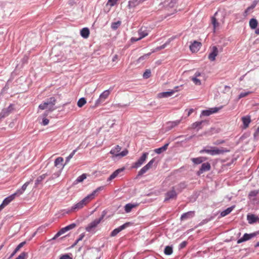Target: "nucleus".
<instances>
[{
	"label": "nucleus",
	"instance_id": "f8f14e48",
	"mask_svg": "<svg viewBox=\"0 0 259 259\" xmlns=\"http://www.w3.org/2000/svg\"><path fill=\"white\" fill-rule=\"evenodd\" d=\"M177 194L174 189V188H172L171 190L168 191L165 194L164 201H167L170 199H175L177 197Z\"/></svg>",
	"mask_w": 259,
	"mask_h": 259
},
{
	"label": "nucleus",
	"instance_id": "58836bf2",
	"mask_svg": "<svg viewBox=\"0 0 259 259\" xmlns=\"http://www.w3.org/2000/svg\"><path fill=\"white\" fill-rule=\"evenodd\" d=\"M172 253V248L171 247L167 246L164 249V253L166 255H170Z\"/></svg>",
	"mask_w": 259,
	"mask_h": 259
},
{
	"label": "nucleus",
	"instance_id": "412c9836",
	"mask_svg": "<svg viewBox=\"0 0 259 259\" xmlns=\"http://www.w3.org/2000/svg\"><path fill=\"white\" fill-rule=\"evenodd\" d=\"M258 219V217H256L254 214H250L247 215V220L250 224H252L255 223Z\"/></svg>",
	"mask_w": 259,
	"mask_h": 259
},
{
	"label": "nucleus",
	"instance_id": "4468645a",
	"mask_svg": "<svg viewBox=\"0 0 259 259\" xmlns=\"http://www.w3.org/2000/svg\"><path fill=\"white\" fill-rule=\"evenodd\" d=\"M129 224H130L129 223H125L124 224L119 226V227L115 229L111 232V233L110 234V236L111 237L115 236L120 231H121L122 230L124 229L125 228H126L127 226H128Z\"/></svg>",
	"mask_w": 259,
	"mask_h": 259
},
{
	"label": "nucleus",
	"instance_id": "7c9ffc66",
	"mask_svg": "<svg viewBox=\"0 0 259 259\" xmlns=\"http://www.w3.org/2000/svg\"><path fill=\"white\" fill-rule=\"evenodd\" d=\"M15 199L14 195H11L10 196L6 198L3 201V202L7 206L9 204L12 200Z\"/></svg>",
	"mask_w": 259,
	"mask_h": 259
},
{
	"label": "nucleus",
	"instance_id": "393cba45",
	"mask_svg": "<svg viewBox=\"0 0 259 259\" xmlns=\"http://www.w3.org/2000/svg\"><path fill=\"white\" fill-rule=\"evenodd\" d=\"M168 145L169 143H166L163 146L159 148L155 149L154 150V152L156 153L159 154L167 150Z\"/></svg>",
	"mask_w": 259,
	"mask_h": 259
},
{
	"label": "nucleus",
	"instance_id": "4c0bfd02",
	"mask_svg": "<svg viewBox=\"0 0 259 259\" xmlns=\"http://www.w3.org/2000/svg\"><path fill=\"white\" fill-rule=\"evenodd\" d=\"M211 23L213 26L214 31H215V28L219 26V23L217 22V20L214 17H211Z\"/></svg>",
	"mask_w": 259,
	"mask_h": 259
},
{
	"label": "nucleus",
	"instance_id": "a19ab883",
	"mask_svg": "<svg viewBox=\"0 0 259 259\" xmlns=\"http://www.w3.org/2000/svg\"><path fill=\"white\" fill-rule=\"evenodd\" d=\"M65 233V227L62 228L52 238V239H55L59 237L62 234Z\"/></svg>",
	"mask_w": 259,
	"mask_h": 259
},
{
	"label": "nucleus",
	"instance_id": "b1692460",
	"mask_svg": "<svg viewBox=\"0 0 259 259\" xmlns=\"http://www.w3.org/2000/svg\"><path fill=\"white\" fill-rule=\"evenodd\" d=\"M138 206V204H132L128 203L124 206V210L126 213H128L131 211L132 209Z\"/></svg>",
	"mask_w": 259,
	"mask_h": 259
},
{
	"label": "nucleus",
	"instance_id": "1a4fd4ad",
	"mask_svg": "<svg viewBox=\"0 0 259 259\" xmlns=\"http://www.w3.org/2000/svg\"><path fill=\"white\" fill-rule=\"evenodd\" d=\"M155 160L154 158L151 159L146 165L143 167L138 172V176H142L149 169L152 168Z\"/></svg>",
	"mask_w": 259,
	"mask_h": 259
},
{
	"label": "nucleus",
	"instance_id": "6e6552de",
	"mask_svg": "<svg viewBox=\"0 0 259 259\" xmlns=\"http://www.w3.org/2000/svg\"><path fill=\"white\" fill-rule=\"evenodd\" d=\"M13 104H10L7 108L3 109L0 113V120L9 116L14 110Z\"/></svg>",
	"mask_w": 259,
	"mask_h": 259
},
{
	"label": "nucleus",
	"instance_id": "f257e3e1",
	"mask_svg": "<svg viewBox=\"0 0 259 259\" xmlns=\"http://www.w3.org/2000/svg\"><path fill=\"white\" fill-rule=\"evenodd\" d=\"M103 188L104 187L102 186L98 187L96 190H95L91 194L88 195L87 196L84 198L78 203H76L75 205L72 206L70 210L66 211V213H70L72 211L78 210L83 208L92 200L95 198L97 192H98L99 191L102 190Z\"/></svg>",
	"mask_w": 259,
	"mask_h": 259
},
{
	"label": "nucleus",
	"instance_id": "6ab92c4d",
	"mask_svg": "<svg viewBox=\"0 0 259 259\" xmlns=\"http://www.w3.org/2000/svg\"><path fill=\"white\" fill-rule=\"evenodd\" d=\"M195 215L194 211H190L187 212L183 213L181 217V221H185L188 219L192 218Z\"/></svg>",
	"mask_w": 259,
	"mask_h": 259
},
{
	"label": "nucleus",
	"instance_id": "e2e57ef3",
	"mask_svg": "<svg viewBox=\"0 0 259 259\" xmlns=\"http://www.w3.org/2000/svg\"><path fill=\"white\" fill-rule=\"evenodd\" d=\"M194 112V109H190L188 112V116H190L191 115V114H192L193 112Z\"/></svg>",
	"mask_w": 259,
	"mask_h": 259
},
{
	"label": "nucleus",
	"instance_id": "9d476101",
	"mask_svg": "<svg viewBox=\"0 0 259 259\" xmlns=\"http://www.w3.org/2000/svg\"><path fill=\"white\" fill-rule=\"evenodd\" d=\"M103 216L98 219H96L91 223H90L88 226L86 227V230L88 232L91 231L93 228H96L97 225L100 223L101 220L103 219Z\"/></svg>",
	"mask_w": 259,
	"mask_h": 259
},
{
	"label": "nucleus",
	"instance_id": "72a5a7b5",
	"mask_svg": "<svg viewBox=\"0 0 259 259\" xmlns=\"http://www.w3.org/2000/svg\"><path fill=\"white\" fill-rule=\"evenodd\" d=\"M87 103V101L84 98H81L79 99L77 102V106L79 107H82Z\"/></svg>",
	"mask_w": 259,
	"mask_h": 259
},
{
	"label": "nucleus",
	"instance_id": "338daca9",
	"mask_svg": "<svg viewBox=\"0 0 259 259\" xmlns=\"http://www.w3.org/2000/svg\"><path fill=\"white\" fill-rule=\"evenodd\" d=\"M66 259H72L68 254H66Z\"/></svg>",
	"mask_w": 259,
	"mask_h": 259
},
{
	"label": "nucleus",
	"instance_id": "69168bd1",
	"mask_svg": "<svg viewBox=\"0 0 259 259\" xmlns=\"http://www.w3.org/2000/svg\"><path fill=\"white\" fill-rule=\"evenodd\" d=\"M117 59V55H115V56H114V57L113 58L112 60H113V61H115Z\"/></svg>",
	"mask_w": 259,
	"mask_h": 259
},
{
	"label": "nucleus",
	"instance_id": "4d7b16f0",
	"mask_svg": "<svg viewBox=\"0 0 259 259\" xmlns=\"http://www.w3.org/2000/svg\"><path fill=\"white\" fill-rule=\"evenodd\" d=\"M52 111H50V110H46L45 112H44V113L42 115V117H46V116H47L49 114H50Z\"/></svg>",
	"mask_w": 259,
	"mask_h": 259
},
{
	"label": "nucleus",
	"instance_id": "c85d7f7f",
	"mask_svg": "<svg viewBox=\"0 0 259 259\" xmlns=\"http://www.w3.org/2000/svg\"><path fill=\"white\" fill-rule=\"evenodd\" d=\"M110 91L109 90H106L104 91L100 96V99L101 100H105L110 95Z\"/></svg>",
	"mask_w": 259,
	"mask_h": 259
},
{
	"label": "nucleus",
	"instance_id": "f704fd0d",
	"mask_svg": "<svg viewBox=\"0 0 259 259\" xmlns=\"http://www.w3.org/2000/svg\"><path fill=\"white\" fill-rule=\"evenodd\" d=\"M180 123V121L179 120L172 121V122H169L167 123L168 127H169V129H171L176 126H177L179 123Z\"/></svg>",
	"mask_w": 259,
	"mask_h": 259
},
{
	"label": "nucleus",
	"instance_id": "864d4df0",
	"mask_svg": "<svg viewBox=\"0 0 259 259\" xmlns=\"http://www.w3.org/2000/svg\"><path fill=\"white\" fill-rule=\"evenodd\" d=\"M254 8V6H252L251 7H249L247 8V9L244 12V16L245 17H246V16H247L248 14V12L249 11L251 10V9H253V8Z\"/></svg>",
	"mask_w": 259,
	"mask_h": 259
},
{
	"label": "nucleus",
	"instance_id": "f3484780",
	"mask_svg": "<svg viewBox=\"0 0 259 259\" xmlns=\"http://www.w3.org/2000/svg\"><path fill=\"white\" fill-rule=\"evenodd\" d=\"M218 49L216 46H213L212 48V51L209 53L208 55V59L213 61L215 59L216 56L218 55Z\"/></svg>",
	"mask_w": 259,
	"mask_h": 259
},
{
	"label": "nucleus",
	"instance_id": "c756f323",
	"mask_svg": "<svg viewBox=\"0 0 259 259\" xmlns=\"http://www.w3.org/2000/svg\"><path fill=\"white\" fill-rule=\"evenodd\" d=\"M235 206H231L230 207H228V208H227L226 210L223 211L221 213V215L222 217H225L228 214H229L230 213H231V212L233 210V209L234 208Z\"/></svg>",
	"mask_w": 259,
	"mask_h": 259
},
{
	"label": "nucleus",
	"instance_id": "5701e85b",
	"mask_svg": "<svg viewBox=\"0 0 259 259\" xmlns=\"http://www.w3.org/2000/svg\"><path fill=\"white\" fill-rule=\"evenodd\" d=\"M80 35L82 37H83L84 38H88L89 36V35H90L89 29L87 27L82 28L80 30Z\"/></svg>",
	"mask_w": 259,
	"mask_h": 259
},
{
	"label": "nucleus",
	"instance_id": "052dcab7",
	"mask_svg": "<svg viewBox=\"0 0 259 259\" xmlns=\"http://www.w3.org/2000/svg\"><path fill=\"white\" fill-rule=\"evenodd\" d=\"M140 39H139V37H138V38L132 37L131 38V41H133V42H135V41H138V40H139Z\"/></svg>",
	"mask_w": 259,
	"mask_h": 259
},
{
	"label": "nucleus",
	"instance_id": "49530a36",
	"mask_svg": "<svg viewBox=\"0 0 259 259\" xmlns=\"http://www.w3.org/2000/svg\"><path fill=\"white\" fill-rule=\"evenodd\" d=\"M118 1V0H108L106 5H109L110 7H113L117 3Z\"/></svg>",
	"mask_w": 259,
	"mask_h": 259
},
{
	"label": "nucleus",
	"instance_id": "774afa93",
	"mask_svg": "<svg viewBox=\"0 0 259 259\" xmlns=\"http://www.w3.org/2000/svg\"><path fill=\"white\" fill-rule=\"evenodd\" d=\"M60 259H65V254H62V255L61 256V257H60Z\"/></svg>",
	"mask_w": 259,
	"mask_h": 259
},
{
	"label": "nucleus",
	"instance_id": "680f3d73",
	"mask_svg": "<svg viewBox=\"0 0 259 259\" xmlns=\"http://www.w3.org/2000/svg\"><path fill=\"white\" fill-rule=\"evenodd\" d=\"M6 205L3 202L0 205V211H1Z\"/></svg>",
	"mask_w": 259,
	"mask_h": 259
},
{
	"label": "nucleus",
	"instance_id": "a211bd4d",
	"mask_svg": "<svg viewBox=\"0 0 259 259\" xmlns=\"http://www.w3.org/2000/svg\"><path fill=\"white\" fill-rule=\"evenodd\" d=\"M211 166L209 163L205 162L202 164L201 168L198 171L197 174L198 175L202 174L204 171H208L210 169Z\"/></svg>",
	"mask_w": 259,
	"mask_h": 259
},
{
	"label": "nucleus",
	"instance_id": "473e14b6",
	"mask_svg": "<svg viewBox=\"0 0 259 259\" xmlns=\"http://www.w3.org/2000/svg\"><path fill=\"white\" fill-rule=\"evenodd\" d=\"M138 33L140 35L139 39H142L148 34L147 31L146 30H143V28H141L139 30Z\"/></svg>",
	"mask_w": 259,
	"mask_h": 259
},
{
	"label": "nucleus",
	"instance_id": "09e8293b",
	"mask_svg": "<svg viewBox=\"0 0 259 259\" xmlns=\"http://www.w3.org/2000/svg\"><path fill=\"white\" fill-rule=\"evenodd\" d=\"M151 54V53H148V54H146L145 55H144L143 56H141L138 60V61L140 62L142 60H143L145 59H147L149 57V56H150V55Z\"/></svg>",
	"mask_w": 259,
	"mask_h": 259
},
{
	"label": "nucleus",
	"instance_id": "bb28decb",
	"mask_svg": "<svg viewBox=\"0 0 259 259\" xmlns=\"http://www.w3.org/2000/svg\"><path fill=\"white\" fill-rule=\"evenodd\" d=\"M206 159V158L203 157H199L197 158H193L191 159V160L194 163L196 164H198L201 163L203 161L205 160Z\"/></svg>",
	"mask_w": 259,
	"mask_h": 259
},
{
	"label": "nucleus",
	"instance_id": "20e7f679",
	"mask_svg": "<svg viewBox=\"0 0 259 259\" xmlns=\"http://www.w3.org/2000/svg\"><path fill=\"white\" fill-rule=\"evenodd\" d=\"M63 158L61 157H58L55 160V165L56 168L58 169V170L57 172L53 174L52 176V179L57 178L60 175L62 170L63 169L64 166V165L63 164Z\"/></svg>",
	"mask_w": 259,
	"mask_h": 259
},
{
	"label": "nucleus",
	"instance_id": "c03bdc74",
	"mask_svg": "<svg viewBox=\"0 0 259 259\" xmlns=\"http://www.w3.org/2000/svg\"><path fill=\"white\" fill-rule=\"evenodd\" d=\"M24 191H23L21 188L18 189L15 193L13 194L12 195H14V197L15 198L17 196H19L22 194L24 193Z\"/></svg>",
	"mask_w": 259,
	"mask_h": 259
},
{
	"label": "nucleus",
	"instance_id": "e433bc0d",
	"mask_svg": "<svg viewBox=\"0 0 259 259\" xmlns=\"http://www.w3.org/2000/svg\"><path fill=\"white\" fill-rule=\"evenodd\" d=\"M87 175L85 174H83L81 176H79L76 180V183L82 182L84 180L87 178Z\"/></svg>",
	"mask_w": 259,
	"mask_h": 259
},
{
	"label": "nucleus",
	"instance_id": "a878e982",
	"mask_svg": "<svg viewBox=\"0 0 259 259\" xmlns=\"http://www.w3.org/2000/svg\"><path fill=\"white\" fill-rule=\"evenodd\" d=\"M249 26L252 29H254L256 28L258 22L256 19L252 18L250 20L249 22Z\"/></svg>",
	"mask_w": 259,
	"mask_h": 259
},
{
	"label": "nucleus",
	"instance_id": "39448f33",
	"mask_svg": "<svg viewBox=\"0 0 259 259\" xmlns=\"http://www.w3.org/2000/svg\"><path fill=\"white\" fill-rule=\"evenodd\" d=\"M121 149V147H120L118 145H117L114 148H112L110 153L112 154L113 156L115 157L120 156V157H123L126 156L128 154V150L127 149H125L122 152H120V150Z\"/></svg>",
	"mask_w": 259,
	"mask_h": 259
},
{
	"label": "nucleus",
	"instance_id": "ddd939ff",
	"mask_svg": "<svg viewBox=\"0 0 259 259\" xmlns=\"http://www.w3.org/2000/svg\"><path fill=\"white\" fill-rule=\"evenodd\" d=\"M220 109V108L214 107V108H210L208 110H203L201 112V115L207 116H209L213 113L218 112Z\"/></svg>",
	"mask_w": 259,
	"mask_h": 259
},
{
	"label": "nucleus",
	"instance_id": "ea45409f",
	"mask_svg": "<svg viewBox=\"0 0 259 259\" xmlns=\"http://www.w3.org/2000/svg\"><path fill=\"white\" fill-rule=\"evenodd\" d=\"M251 93H252V92H250V91H248V92H242L239 95L238 99H240L241 98L245 97L247 96L248 95L251 94Z\"/></svg>",
	"mask_w": 259,
	"mask_h": 259
},
{
	"label": "nucleus",
	"instance_id": "13d9d810",
	"mask_svg": "<svg viewBox=\"0 0 259 259\" xmlns=\"http://www.w3.org/2000/svg\"><path fill=\"white\" fill-rule=\"evenodd\" d=\"M187 244V242L186 241H183L180 244V246L181 248H184Z\"/></svg>",
	"mask_w": 259,
	"mask_h": 259
},
{
	"label": "nucleus",
	"instance_id": "5fc2aeb1",
	"mask_svg": "<svg viewBox=\"0 0 259 259\" xmlns=\"http://www.w3.org/2000/svg\"><path fill=\"white\" fill-rule=\"evenodd\" d=\"M168 42H166V43L164 44L163 45H162V46H161L159 47H157L156 49V51H159V50L164 49L166 47V46L168 45Z\"/></svg>",
	"mask_w": 259,
	"mask_h": 259
},
{
	"label": "nucleus",
	"instance_id": "a18cd8bd",
	"mask_svg": "<svg viewBox=\"0 0 259 259\" xmlns=\"http://www.w3.org/2000/svg\"><path fill=\"white\" fill-rule=\"evenodd\" d=\"M27 256V253L25 252H23L15 259H26V257Z\"/></svg>",
	"mask_w": 259,
	"mask_h": 259
},
{
	"label": "nucleus",
	"instance_id": "de8ad7c7",
	"mask_svg": "<svg viewBox=\"0 0 259 259\" xmlns=\"http://www.w3.org/2000/svg\"><path fill=\"white\" fill-rule=\"evenodd\" d=\"M26 244L25 241L22 242L16 247L15 252H17Z\"/></svg>",
	"mask_w": 259,
	"mask_h": 259
},
{
	"label": "nucleus",
	"instance_id": "2eb2a0df",
	"mask_svg": "<svg viewBox=\"0 0 259 259\" xmlns=\"http://www.w3.org/2000/svg\"><path fill=\"white\" fill-rule=\"evenodd\" d=\"M255 236V233L247 234L245 233L243 236L237 240V243L240 244L246 241L249 240Z\"/></svg>",
	"mask_w": 259,
	"mask_h": 259
},
{
	"label": "nucleus",
	"instance_id": "6e6d98bb",
	"mask_svg": "<svg viewBox=\"0 0 259 259\" xmlns=\"http://www.w3.org/2000/svg\"><path fill=\"white\" fill-rule=\"evenodd\" d=\"M29 184V182H26L24 184H23V185L22 186V187L21 188V189L23 191H25V190L26 189L27 186H28Z\"/></svg>",
	"mask_w": 259,
	"mask_h": 259
},
{
	"label": "nucleus",
	"instance_id": "aec40b11",
	"mask_svg": "<svg viewBox=\"0 0 259 259\" xmlns=\"http://www.w3.org/2000/svg\"><path fill=\"white\" fill-rule=\"evenodd\" d=\"M124 168H119L115 171H114L108 178L107 181H111L115 178H116L119 174L120 172L123 171L124 170Z\"/></svg>",
	"mask_w": 259,
	"mask_h": 259
},
{
	"label": "nucleus",
	"instance_id": "0e129e2a",
	"mask_svg": "<svg viewBox=\"0 0 259 259\" xmlns=\"http://www.w3.org/2000/svg\"><path fill=\"white\" fill-rule=\"evenodd\" d=\"M83 237H84V235H83V234H81V235H80L79 238L77 239V242H78V241H80V240H82V239L83 238Z\"/></svg>",
	"mask_w": 259,
	"mask_h": 259
},
{
	"label": "nucleus",
	"instance_id": "79ce46f5",
	"mask_svg": "<svg viewBox=\"0 0 259 259\" xmlns=\"http://www.w3.org/2000/svg\"><path fill=\"white\" fill-rule=\"evenodd\" d=\"M120 24L121 22L119 21L116 22H113L111 24V28L114 30H116L120 25Z\"/></svg>",
	"mask_w": 259,
	"mask_h": 259
},
{
	"label": "nucleus",
	"instance_id": "8fccbe9b",
	"mask_svg": "<svg viewBox=\"0 0 259 259\" xmlns=\"http://www.w3.org/2000/svg\"><path fill=\"white\" fill-rule=\"evenodd\" d=\"M76 226V225L75 223H73L71 225L66 226V232L72 229H74Z\"/></svg>",
	"mask_w": 259,
	"mask_h": 259
},
{
	"label": "nucleus",
	"instance_id": "0eeeda50",
	"mask_svg": "<svg viewBox=\"0 0 259 259\" xmlns=\"http://www.w3.org/2000/svg\"><path fill=\"white\" fill-rule=\"evenodd\" d=\"M148 155V153H143L142 155L140 157V158L133 164L132 167L137 168L138 167H140L146 161V159L147 158Z\"/></svg>",
	"mask_w": 259,
	"mask_h": 259
},
{
	"label": "nucleus",
	"instance_id": "c9c22d12",
	"mask_svg": "<svg viewBox=\"0 0 259 259\" xmlns=\"http://www.w3.org/2000/svg\"><path fill=\"white\" fill-rule=\"evenodd\" d=\"M203 122L204 121L195 122L191 125V128L194 129L198 127L199 129L201 128L200 126Z\"/></svg>",
	"mask_w": 259,
	"mask_h": 259
},
{
	"label": "nucleus",
	"instance_id": "dca6fc26",
	"mask_svg": "<svg viewBox=\"0 0 259 259\" xmlns=\"http://www.w3.org/2000/svg\"><path fill=\"white\" fill-rule=\"evenodd\" d=\"M177 92H178V90H171L168 92L160 93L158 94L157 97L159 98H167L171 96Z\"/></svg>",
	"mask_w": 259,
	"mask_h": 259
},
{
	"label": "nucleus",
	"instance_id": "cd10ccee",
	"mask_svg": "<svg viewBox=\"0 0 259 259\" xmlns=\"http://www.w3.org/2000/svg\"><path fill=\"white\" fill-rule=\"evenodd\" d=\"M258 193L259 190H258L250 191L248 194L249 199L254 200V197L258 194Z\"/></svg>",
	"mask_w": 259,
	"mask_h": 259
},
{
	"label": "nucleus",
	"instance_id": "f03ea898",
	"mask_svg": "<svg viewBox=\"0 0 259 259\" xmlns=\"http://www.w3.org/2000/svg\"><path fill=\"white\" fill-rule=\"evenodd\" d=\"M56 104V99L54 97H51L48 99L38 106V109L40 110H49L50 111H54L56 108L55 105Z\"/></svg>",
	"mask_w": 259,
	"mask_h": 259
},
{
	"label": "nucleus",
	"instance_id": "3c124183",
	"mask_svg": "<svg viewBox=\"0 0 259 259\" xmlns=\"http://www.w3.org/2000/svg\"><path fill=\"white\" fill-rule=\"evenodd\" d=\"M42 122L41 123V124L42 125H47L49 124V120L48 119V118H46V117H42Z\"/></svg>",
	"mask_w": 259,
	"mask_h": 259
},
{
	"label": "nucleus",
	"instance_id": "37998d69",
	"mask_svg": "<svg viewBox=\"0 0 259 259\" xmlns=\"http://www.w3.org/2000/svg\"><path fill=\"white\" fill-rule=\"evenodd\" d=\"M151 71H150V70H149V69H147V70L145 71V72L144 73L143 76V77H144V78H146V79H147V78H149V77H150V76H151Z\"/></svg>",
	"mask_w": 259,
	"mask_h": 259
},
{
	"label": "nucleus",
	"instance_id": "4be33fe9",
	"mask_svg": "<svg viewBox=\"0 0 259 259\" xmlns=\"http://www.w3.org/2000/svg\"><path fill=\"white\" fill-rule=\"evenodd\" d=\"M242 121L243 122L244 128H247L251 122L250 116H246L242 117Z\"/></svg>",
	"mask_w": 259,
	"mask_h": 259
},
{
	"label": "nucleus",
	"instance_id": "bf43d9fd",
	"mask_svg": "<svg viewBox=\"0 0 259 259\" xmlns=\"http://www.w3.org/2000/svg\"><path fill=\"white\" fill-rule=\"evenodd\" d=\"M258 135H259V126L257 127V128L256 129L255 132L254 134V136L255 137L258 136Z\"/></svg>",
	"mask_w": 259,
	"mask_h": 259
},
{
	"label": "nucleus",
	"instance_id": "603ef678",
	"mask_svg": "<svg viewBox=\"0 0 259 259\" xmlns=\"http://www.w3.org/2000/svg\"><path fill=\"white\" fill-rule=\"evenodd\" d=\"M76 152V150H74L71 152V153L66 158V163L70 160V159L73 156Z\"/></svg>",
	"mask_w": 259,
	"mask_h": 259
},
{
	"label": "nucleus",
	"instance_id": "7ed1b4c3",
	"mask_svg": "<svg viewBox=\"0 0 259 259\" xmlns=\"http://www.w3.org/2000/svg\"><path fill=\"white\" fill-rule=\"evenodd\" d=\"M210 149L204 148L200 151V153L202 154L204 153L209 154L211 155H219L223 154L224 153L229 152L228 150L222 148L221 149H218L216 147H210Z\"/></svg>",
	"mask_w": 259,
	"mask_h": 259
},
{
	"label": "nucleus",
	"instance_id": "9b49d317",
	"mask_svg": "<svg viewBox=\"0 0 259 259\" xmlns=\"http://www.w3.org/2000/svg\"><path fill=\"white\" fill-rule=\"evenodd\" d=\"M201 46L202 44L200 42L195 40L190 46V50L192 53H196L200 50Z\"/></svg>",
	"mask_w": 259,
	"mask_h": 259
},
{
	"label": "nucleus",
	"instance_id": "423d86ee",
	"mask_svg": "<svg viewBox=\"0 0 259 259\" xmlns=\"http://www.w3.org/2000/svg\"><path fill=\"white\" fill-rule=\"evenodd\" d=\"M204 77V73L199 71H196L190 78L196 85H200L201 84L202 79Z\"/></svg>",
	"mask_w": 259,
	"mask_h": 259
},
{
	"label": "nucleus",
	"instance_id": "2f4dec72",
	"mask_svg": "<svg viewBox=\"0 0 259 259\" xmlns=\"http://www.w3.org/2000/svg\"><path fill=\"white\" fill-rule=\"evenodd\" d=\"M47 176V175L45 174L37 177L35 183V186H37L39 184H40L46 178Z\"/></svg>",
	"mask_w": 259,
	"mask_h": 259
}]
</instances>
